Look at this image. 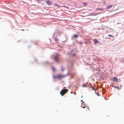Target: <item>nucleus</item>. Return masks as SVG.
Here are the masks:
<instances>
[{
  "label": "nucleus",
  "instance_id": "obj_16",
  "mask_svg": "<svg viewBox=\"0 0 124 124\" xmlns=\"http://www.w3.org/2000/svg\"><path fill=\"white\" fill-rule=\"evenodd\" d=\"M87 3H84V4L85 5H86L87 4Z\"/></svg>",
  "mask_w": 124,
  "mask_h": 124
},
{
  "label": "nucleus",
  "instance_id": "obj_10",
  "mask_svg": "<svg viewBox=\"0 0 124 124\" xmlns=\"http://www.w3.org/2000/svg\"><path fill=\"white\" fill-rule=\"evenodd\" d=\"M100 12H99V13H95L94 15H91V16H95L97 15L98 14H100Z\"/></svg>",
  "mask_w": 124,
  "mask_h": 124
},
{
  "label": "nucleus",
  "instance_id": "obj_3",
  "mask_svg": "<svg viewBox=\"0 0 124 124\" xmlns=\"http://www.w3.org/2000/svg\"><path fill=\"white\" fill-rule=\"evenodd\" d=\"M58 76V78L59 79H61L62 78L65 77V76L63 75H62L60 74H59L57 75Z\"/></svg>",
  "mask_w": 124,
  "mask_h": 124
},
{
  "label": "nucleus",
  "instance_id": "obj_6",
  "mask_svg": "<svg viewBox=\"0 0 124 124\" xmlns=\"http://www.w3.org/2000/svg\"><path fill=\"white\" fill-rule=\"evenodd\" d=\"M96 11L100 10L101 11L103 10L104 9L102 8H96Z\"/></svg>",
  "mask_w": 124,
  "mask_h": 124
},
{
  "label": "nucleus",
  "instance_id": "obj_1",
  "mask_svg": "<svg viewBox=\"0 0 124 124\" xmlns=\"http://www.w3.org/2000/svg\"><path fill=\"white\" fill-rule=\"evenodd\" d=\"M68 91V90L67 89H63L60 92V93L62 96L63 95L67 93Z\"/></svg>",
  "mask_w": 124,
  "mask_h": 124
},
{
  "label": "nucleus",
  "instance_id": "obj_18",
  "mask_svg": "<svg viewBox=\"0 0 124 124\" xmlns=\"http://www.w3.org/2000/svg\"><path fill=\"white\" fill-rule=\"evenodd\" d=\"M61 70L62 71H63V69L62 68L61 69Z\"/></svg>",
  "mask_w": 124,
  "mask_h": 124
},
{
  "label": "nucleus",
  "instance_id": "obj_8",
  "mask_svg": "<svg viewBox=\"0 0 124 124\" xmlns=\"http://www.w3.org/2000/svg\"><path fill=\"white\" fill-rule=\"evenodd\" d=\"M113 80L114 81H116L118 80L117 78L116 77H114L113 78Z\"/></svg>",
  "mask_w": 124,
  "mask_h": 124
},
{
  "label": "nucleus",
  "instance_id": "obj_4",
  "mask_svg": "<svg viewBox=\"0 0 124 124\" xmlns=\"http://www.w3.org/2000/svg\"><path fill=\"white\" fill-rule=\"evenodd\" d=\"M93 41L95 45H96L97 43H99V42L96 39H93Z\"/></svg>",
  "mask_w": 124,
  "mask_h": 124
},
{
  "label": "nucleus",
  "instance_id": "obj_5",
  "mask_svg": "<svg viewBox=\"0 0 124 124\" xmlns=\"http://www.w3.org/2000/svg\"><path fill=\"white\" fill-rule=\"evenodd\" d=\"M46 3L47 4L49 5H50L52 4V2L48 0H47L46 1Z\"/></svg>",
  "mask_w": 124,
  "mask_h": 124
},
{
  "label": "nucleus",
  "instance_id": "obj_20",
  "mask_svg": "<svg viewBox=\"0 0 124 124\" xmlns=\"http://www.w3.org/2000/svg\"><path fill=\"white\" fill-rule=\"evenodd\" d=\"M55 5L57 6H58V7H60L58 5H57V4H56Z\"/></svg>",
  "mask_w": 124,
  "mask_h": 124
},
{
  "label": "nucleus",
  "instance_id": "obj_17",
  "mask_svg": "<svg viewBox=\"0 0 124 124\" xmlns=\"http://www.w3.org/2000/svg\"><path fill=\"white\" fill-rule=\"evenodd\" d=\"M97 95L98 96H99V92H97Z\"/></svg>",
  "mask_w": 124,
  "mask_h": 124
},
{
  "label": "nucleus",
  "instance_id": "obj_14",
  "mask_svg": "<svg viewBox=\"0 0 124 124\" xmlns=\"http://www.w3.org/2000/svg\"><path fill=\"white\" fill-rule=\"evenodd\" d=\"M52 70H53V71H55V68L54 67H53L52 68Z\"/></svg>",
  "mask_w": 124,
  "mask_h": 124
},
{
  "label": "nucleus",
  "instance_id": "obj_7",
  "mask_svg": "<svg viewBox=\"0 0 124 124\" xmlns=\"http://www.w3.org/2000/svg\"><path fill=\"white\" fill-rule=\"evenodd\" d=\"M113 6V5H110V6H108L106 8L108 9L112 8Z\"/></svg>",
  "mask_w": 124,
  "mask_h": 124
},
{
  "label": "nucleus",
  "instance_id": "obj_19",
  "mask_svg": "<svg viewBox=\"0 0 124 124\" xmlns=\"http://www.w3.org/2000/svg\"><path fill=\"white\" fill-rule=\"evenodd\" d=\"M83 87H84V86H86L84 84L83 85Z\"/></svg>",
  "mask_w": 124,
  "mask_h": 124
},
{
  "label": "nucleus",
  "instance_id": "obj_9",
  "mask_svg": "<svg viewBox=\"0 0 124 124\" xmlns=\"http://www.w3.org/2000/svg\"><path fill=\"white\" fill-rule=\"evenodd\" d=\"M114 8H115V10H117L118 9V6L115 5L114 6Z\"/></svg>",
  "mask_w": 124,
  "mask_h": 124
},
{
  "label": "nucleus",
  "instance_id": "obj_21",
  "mask_svg": "<svg viewBox=\"0 0 124 124\" xmlns=\"http://www.w3.org/2000/svg\"><path fill=\"white\" fill-rule=\"evenodd\" d=\"M63 7H66V8L67 7H66V6H64Z\"/></svg>",
  "mask_w": 124,
  "mask_h": 124
},
{
  "label": "nucleus",
  "instance_id": "obj_23",
  "mask_svg": "<svg viewBox=\"0 0 124 124\" xmlns=\"http://www.w3.org/2000/svg\"><path fill=\"white\" fill-rule=\"evenodd\" d=\"M85 107L84 106L83 107V108H85Z\"/></svg>",
  "mask_w": 124,
  "mask_h": 124
},
{
  "label": "nucleus",
  "instance_id": "obj_13",
  "mask_svg": "<svg viewBox=\"0 0 124 124\" xmlns=\"http://www.w3.org/2000/svg\"><path fill=\"white\" fill-rule=\"evenodd\" d=\"M92 90H96V89H95L94 87L93 86L92 87Z\"/></svg>",
  "mask_w": 124,
  "mask_h": 124
},
{
  "label": "nucleus",
  "instance_id": "obj_22",
  "mask_svg": "<svg viewBox=\"0 0 124 124\" xmlns=\"http://www.w3.org/2000/svg\"><path fill=\"white\" fill-rule=\"evenodd\" d=\"M88 109L89 110V107H88Z\"/></svg>",
  "mask_w": 124,
  "mask_h": 124
},
{
  "label": "nucleus",
  "instance_id": "obj_2",
  "mask_svg": "<svg viewBox=\"0 0 124 124\" xmlns=\"http://www.w3.org/2000/svg\"><path fill=\"white\" fill-rule=\"evenodd\" d=\"M53 56V59L56 62H59V58H58V55L57 54H56L55 55H54Z\"/></svg>",
  "mask_w": 124,
  "mask_h": 124
},
{
  "label": "nucleus",
  "instance_id": "obj_12",
  "mask_svg": "<svg viewBox=\"0 0 124 124\" xmlns=\"http://www.w3.org/2000/svg\"><path fill=\"white\" fill-rule=\"evenodd\" d=\"M53 77L54 78H58V76H57V75L56 76H54Z\"/></svg>",
  "mask_w": 124,
  "mask_h": 124
},
{
  "label": "nucleus",
  "instance_id": "obj_11",
  "mask_svg": "<svg viewBox=\"0 0 124 124\" xmlns=\"http://www.w3.org/2000/svg\"><path fill=\"white\" fill-rule=\"evenodd\" d=\"M73 37L75 38H77L78 37V36L77 35H73Z\"/></svg>",
  "mask_w": 124,
  "mask_h": 124
},
{
  "label": "nucleus",
  "instance_id": "obj_15",
  "mask_svg": "<svg viewBox=\"0 0 124 124\" xmlns=\"http://www.w3.org/2000/svg\"><path fill=\"white\" fill-rule=\"evenodd\" d=\"M108 36H109V37H113V36L112 35H108Z\"/></svg>",
  "mask_w": 124,
  "mask_h": 124
}]
</instances>
